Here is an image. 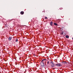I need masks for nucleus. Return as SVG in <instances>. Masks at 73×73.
Returning a JSON list of instances; mask_svg holds the SVG:
<instances>
[{
	"mask_svg": "<svg viewBox=\"0 0 73 73\" xmlns=\"http://www.w3.org/2000/svg\"><path fill=\"white\" fill-rule=\"evenodd\" d=\"M46 59H44V60H42V61H41V62H40V65L43 68H44V63L43 62V61L45 60Z\"/></svg>",
	"mask_w": 73,
	"mask_h": 73,
	"instance_id": "1",
	"label": "nucleus"
},
{
	"mask_svg": "<svg viewBox=\"0 0 73 73\" xmlns=\"http://www.w3.org/2000/svg\"><path fill=\"white\" fill-rule=\"evenodd\" d=\"M55 65L57 66H62V65L61 64H60V63L59 64H55Z\"/></svg>",
	"mask_w": 73,
	"mask_h": 73,
	"instance_id": "2",
	"label": "nucleus"
},
{
	"mask_svg": "<svg viewBox=\"0 0 73 73\" xmlns=\"http://www.w3.org/2000/svg\"><path fill=\"white\" fill-rule=\"evenodd\" d=\"M51 63L52 64L51 66L53 67V68H54L55 65L54 64L53 62H51Z\"/></svg>",
	"mask_w": 73,
	"mask_h": 73,
	"instance_id": "3",
	"label": "nucleus"
},
{
	"mask_svg": "<svg viewBox=\"0 0 73 73\" xmlns=\"http://www.w3.org/2000/svg\"><path fill=\"white\" fill-rule=\"evenodd\" d=\"M12 37V36H10L8 38V40L10 41H11Z\"/></svg>",
	"mask_w": 73,
	"mask_h": 73,
	"instance_id": "4",
	"label": "nucleus"
},
{
	"mask_svg": "<svg viewBox=\"0 0 73 73\" xmlns=\"http://www.w3.org/2000/svg\"><path fill=\"white\" fill-rule=\"evenodd\" d=\"M20 14L22 15L24 14V11H21L20 12Z\"/></svg>",
	"mask_w": 73,
	"mask_h": 73,
	"instance_id": "5",
	"label": "nucleus"
},
{
	"mask_svg": "<svg viewBox=\"0 0 73 73\" xmlns=\"http://www.w3.org/2000/svg\"><path fill=\"white\" fill-rule=\"evenodd\" d=\"M50 25L51 26H52V25H53V22H51L50 23Z\"/></svg>",
	"mask_w": 73,
	"mask_h": 73,
	"instance_id": "6",
	"label": "nucleus"
},
{
	"mask_svg": "<svg viewBox=\"0 0 73 73\" xmlns=\"http://www.w3.org/2000/svg\"><path fill=\"white\" fill-rule=\"evenodd\" d=\"M66 62H65V61H64V62H63V64H66Z\"/></svg>",
	"mask_w": 73,
	"mask_h": 73,
	"instance_id": "7",
	"label": "nucleus"
},
{
	"mask_svg": "<svg viewBox=\"0 0 73 73\" xmlns=\"http://www.w3.org/2000/svg\"><path fill=\"white\" fill-rule=\"evenodd\" d=\"M54 25H57L58 24L56 23H54Z\"/></svg>",
	"mask_w": 73,
	"mask_h": 73,
	"instance_id": "8",
	"label": "nucleus"
},
{
	"mask_svg": "<svg viewBox=\"0 0 73 73\" xmlns=\"http://www.w3.org/2000/svg\"><path fill=\"white\" fill-rule=\"evenodd\" d=\"M66 38H68L69 37V36H66Z\"/></svg>",
	"mask_w": 73,
	"mask_h": 73,
	"instance_id": "9",
	"label": "nucleus"
},
{
	"mask_svg": "<svg viewBox=\"0 0 73 73\" xmlns=\"http://www.w3.org/2000/svg\"><path fill=\"white\" fill-rule=\"evenodd\" d=\"M63 8H62V7H60V8H59V9L60 10H62V9Z\"/></svg>",
	"mask_w": 73,
	"mask_h": 73,
	"instance_id": "10",
	"label": "nucleus"
},
{
	"mask_svg": "<svg viewBox=\"0 0 73 73\" xmlns=\"http://www.w3.org/2000/svg\"><path fill=\"white\" fill-rule=\"evenodd\" d=\"M18 41V39H16V42H17Z\"/></svg>",
	"mask_w": 73,
	"mask_h": 73,
	"instance_id": "11",
	"label": "nucleus"
},
{
	"mask_svg": "<svg viewBox=\"0 0 73 73\" xmlns=\"http://www.w3.org/2000/svg\"><path fill=\"white\" fill-rule=\"evenodd\" d=\"M47 18H48L46 17L45 18V19H47Z\"/></svg>",
	"mask_w": 73,
	"mask_h": 73,
	"instance_id": "12",
	"label": "nucleus"
},
{
	"mask_svg": "<svg viewBox=\"0 0 73 73\" xmlns=\"http://www.w3.org/2000/svg\"><path fill=\"white\" fill-rule=\"evenodd\" d=\"M49 61H48L47 62V64H48H48H49Z\"/></svg>",
	"mask_w": 73,
	"mask_h": 73,
	"instance_id": "13",
	"label": "nucleus"
},
{
	"mask_svg": "<svg viewBox=\"0 0 73 73\" xmlns=\"http://www.w3.org/2000/svg\"><path fill=\"white\" fill-rule=\"evenodd\" d=\"M55 69H56V68H53V70Z\"/></svg>",
	"mask_w": 73,
	"mask_h": 73,
	"instance_id": "14",
	"label": "nucleus"
},
{
	"mask_svg": "<svg viewBox=\"0 0 73 73\" xmlns=\"http://www.w3.org/2000/svg\"><path fill=\"white\" fill-rule=\"evenodd\" d=\"M72 39L73 40V37L72 38Z\"/></svg>",
	"mask_w": 73,
	"mask_h": 73,
	"instance_id": "15",
	"label": "nucleus"
}]
</instances>
